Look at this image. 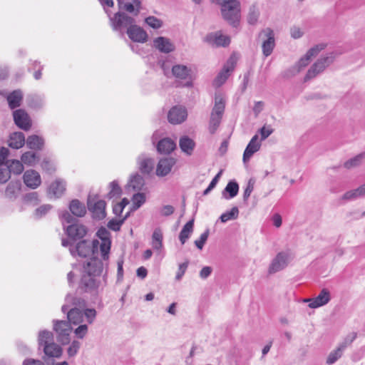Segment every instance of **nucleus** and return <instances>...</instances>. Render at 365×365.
I'll list each match as a JSON object with an SVG mask.
<instances>
[{
    "mask_svg": "<svg viewBox=\"0 0 365 365\" xmlns=\"http://www.w3.org/2000/svg\"><path fill=\"white\" fill-rule=\"evenodd\" d=\"M61 311L66 314L68 321L54 319L53 328L57 341L62 344L70 343L71 324L77 325L83 322L93 324L97 316V312L94 308L86 307V301L84 299L71 294L66 296Z\"/></svg>",
    "mask_w": 365,
    "mask_h": 365,
    "instance_id": "1",
    "label": "nucleus"
},
{
    "mask_svg": "<svg viewBox=\"0 0 365 365\" xmlns=\"http://www.w3.org/2000/svg\"><path fill=\"white\" fill-rule=\"evenodd\" d=\"M327 46L326 43H319L310 49L308 50V51L306 53L307 54V56H309L311 58L316 56L321 51L324 50Z\"/></svg>",
    "mask_w": 365,
    "mask_h": 365,
    "instance_id": "52",
    "label": "nucleus"
},
{
    "mask_svg": "<svg viewBox=\"0 0 365 365\" xmlns=\"http://www.w3.org/2000/svg\"><path fill=\"white\" fill-rule=\"evenodd\" d=\"M19 190L20 186L18 183H9L6 187V193L8 196L12 197Z\"/></svg>",
    "mask_w": 365,
    "mask_h": 365,
    "instance_id": "60",
    "label": "nucleus"
},
{
    "mask_svg": "<svg viewBox=\"0 0 365 365\" xmlns=\"http://www.w3.org/2000/svg\"><path fill=\"white\" fill-rule=\"evenodd\" d=\"M356 337V334L354 333L350 339L346 338L344 341L341 342L335 350L329 353L327 359V364L328 365H331L334 364L339 359H340L343 354L344 351L349 344L352 343Z\"/></svg>",
    "mask_w": 365,
    "mask_h": 365,
    "instance_id": "13",
    "label": "nucleus"
},
{
    "mask_svg": "<svg viewBox=\"0 0 365 365\" xmlns=\"http://www.w3.org/2000/svg\"><path fill=\"white\" fill-rule=\"evenodd\" d=\"M254 184H255V182L252 179H250L247 185L246 188L244 190L243 200L245 201H247L248 200L252 192L253 191Z\"/></svg>",
    "mask_w": 365,
    "mask_h": 365,
    "instance_id": "58",
    "label": "nucleus"
},
{
    "mask_svg": "<svg viewBox=\"0 0 365 365\" xmlns=\"http://www.w3.org/2000/svg\"><path fill=\"white\" fill-rule=\"evenodd\" d=\"M71 212L76 217H82L86 213V208L83 203L78 200H72L69 204Z\"/></svg>",
    "mask_w": 365,
    "mask_h": 365,
    "instance_id": "32",
    "label": "nucleus"
},
{
    "mask_svg": "<svg viewBox=\"0 0 365 365\" xmlns=\"http://www.w3.org/2000/svg\"><path fill=\"white\" fill-rule=\"evenodd\" d=\"M86 323V324H83V322L77 324L76 326L78 327L73 330V333L78 339H83L88 334L89 324Z\"/></svg>",
    "mask_w": 365,
    "mask_h": 365,
    "instance_id": "47",
    "label": "nucleus"
},
{
    "mask_svg": "<svg viewBox=\"0 0 365 365\" xmlns=\"http://www.w3.org/2000/svg\"><path fill=\"white\" fill-rule=\"evenodd\" d=\"M81 347V343L77 340H73L67 349V354L69 357L75 356Z\"/></svg>",
    "mask_w": 365,
    "mask_h": 365,
    "instance_id": "49",
    "label": "nucleus"
},
{
    "mask_svg": "<svg viewBox=\"0 0 365 365\" xmlns=\"http://www.w3.org/2000/svg\"><path fill=\"white\" fill-rule=\"evenodd\" d=\"M45 356L43 357L44 359L46 358H58L61 356L63 350L61 347L56 344L54 341L48 345H45L43 348Z\"/></svg>",
    "mask_w": 365,
    "mask_h": 365,
    "instance_id": "26",
    "label": "nucleus"
},
{
    "mask_svg": "<svg viewBox=\"0 0 365 365\" xmlns=\"http://www.w3.org/2000/svg\"><path fill=\"white\" fill-rule=\"evenodd\" d=\"M51 206L49 205H43L38 207L35 211V215L37 217L40 218L44 216L50 210Z\"/></svg>",
    "mask_w": 365,
    "mask_h": 365,
    "instance_id": "59",
    "label": "nucleus"
},
{
    "mask_svg": "<svg viewBox=\"0 0 365 365\" xmlns=\"http://www.w3.org/2000/svg\"><path fill=\"white\" fill-rule=\"evenodd\" d=\"M301 71L300 68L298 67V66L294 65L292 67L287 69L285 72L284 76L287 78L292 77L297 73H299Z\"/></svg>",
    "mask_w": 365,
    "mask_h": 365,
    "instance_id": "62",
    "label": "nucleus"
},
{
    "mask_svg": "<svg viewBox=\"0 0 365 365\" xmlns=\"http://www.w3.org/2000/svg\"><path fill=\"white\" fill-rule=\"evenodd\" d=\"M179 146L183 153L191 155L195 148V143L188 136L183 135L179 140Z\"/></svg>",
    "mask_w": 365,
    "mask_h": 365,
    "instance_id": "31",
    "label": "nucleus"
},
{
    "mask_svg": "<svg viewBox=\"0 0 365 365\" xmlns=\"http://www.w3.org/2000/svg\"><path fill=\"white\" fill-rule=\"evenodd\" d=\"M11 178L9 168L7 165L0 166V183L6 182Z\"/></svg>",
    "mask_w": 365,
    "mask_h": 365,
    "instance_id": "51",
    "label": "nucleus"
},
{
    "mask_svg": "<svg viewBox=\"0 0 365 365\" xmlns=\"http://www.w3.org/2000/svg\"><path fill=\"white\" fill-rule=\"evenodd\" d=\"M289 258L290 255L288 252H279L269 264V273L274 274L284 269L289 263Z\"/></svg>",
    "mask_w": 365,
    "mask_h": 365,
    "instance_id": "12",
    "label": "nucleus"
},
{
    "mask_svg": "<svg viewBox=\"0 0 365 365\" xmlns=\"http://www.w3.org/2000/svg\"><path fill=\"white\" fill-rule=\"evenodd\" d=\"M99 242L95 240L92 242V245L85 240H81L76 246H71L69 251L73 256H79L81 257H88L91 252H94L98 248Z\"/></svg>",
    "mask_w": 365,
    "mask_h": 365,
    "instance_id": "10",
    "label": "nucleus"
},
{
    "mask_svg": "<svg viewBox=\"0 0 365 365\" xmlns=\"http://www.w3.org/2000/svg\"><path fill=\"white\" fill-rule=\"evenodd\" d=\"M226 100L221 93H216L214 99V106L211 110L208 130L211 134L215 133L219 128L225 110Z\"/></svg>",
    "mask_w": 365,
    "mask_h": 365,
    "instance_id": "6",
    "label": "nucleus"
},
{
    "mask_svg": "<svg viewBox=\"0 0 365 365\" xmlns=\"http://www.w3.org/2000/svg\"><path fill=\"white\" fill-rule=\"evenodd\" d=\"M191 68L182 64H176L174 65L172 68V75L175 78L180 80H187L185 83L180 85L182 87H192L193 83L191 79Z\"/></svg>",
    "mask_w": 365,
    "mask_h": 365,
    "instance_id": "11",
    "label": "nucleus"
},
{
    "mask_svg": "<svg viewBox=\"0 0 365 365\" xmlns=\"http://www.w3.org/2000/svg\"><path fill=\"white\" fill-rule=\"evenodd\" d=\"M145 21L149 26L156 29H160L163 25L160 19L153 16L147 17Z\"/></svg>",
    "mask_w": 365,
    "mask_h": 365,
    "instance_id": "54",
    "label": "nucleus"
},
{
    "mask_svg": "<svg viewBox=\"0 0 365 365\" xmlns=\"http://www.w3.org/2000/svg\"><path fill=\"white\" fill-rule=\"evenodd\" d=\"M9 107L11 109H15L19 107L23 101V93L21 90H15L6 96Z\"/></svg>",
    "mask_w": 365,
    "mask_h": 365,
    "instance_id": "27",
    "label": "nucleus"
},
{
    "mask_svg": "<svg viewBox=\"0 0 365 365\" xmlns=\"http://www.w3.org/2000/svg\"><path fill=\"white\" fill-rule=\"evenodd\" d=\"M187 116V110L182 106H173L168 112V119L172 124H180L184 122Z\"/></svg>",
    "mask_w": 365,
    "mask_h": 365,
    "instance_id": "17",
    "label": "nucleus"
},
{
    "mask_svg": "<svg viewBox=\"0 0 365 365\" xmlns=\"http://www.w3.org/2000/svg\"><path fill=\"white\" fill-rule=\"evenodd\" d=\"M260 146L261 144L258 142V135L256 134L252 138L244 151L243 161L246 162L249 160L253 154L259 150Z\"/></svg>",
    "mask_w": 365,
    "mask_h": 365,
    "instance_id": "25",
    "label": "nucleus"
},
{
    "mask_svg": "<svg viewBox=\"0 0 365 365\" xmlns=\"http://www.w3.org/2000/svg\"><path fill=\"white\" fill-rule=\"evenodd\" d=\"M365 158V153H361L355 157L348 160L344 163V167L347 169H351L360 165L362 160Z\"/></svg>",
    "mask_w": 365,
    "mask_h": 365,
    "instance_id": "42",
    "label": "nucleus"
},
{
    "mask_svg": "<svg viewBox=\"0 0 365 365\" xmlns=\"http://www.w3.org/2000/svg\"><path fill=\"white\" fill-rule=\"evenodd\" d=\"M118 4L120 10H124L134 16H137L141 9L140 0H133L131 2L118 0Z\"/></svg>",
    "mask_w": 365,
    "mask_h": 365,
    "instance_id": "22",
    "label": "nucleus"
},
{
    "mask_svg": "<svg viewBox=\"0 0 365 365\" xmlns=\"http://www.w3.org/2000/svg\"><path fill=\"white\" fill-rule=\"evenodd\" d=\"M110 191L107 195L109 199L118 197L121 194V188L117 181L113 180L109 184Z\"/></svg>",
    "mask_w": 365,
    "mask_h": 365,
    "instance_id": "48",
    "label": "nucleus"
},
{
    "mask_svg": "<svg viewBox=\"0 0 365 365\" xmlns=\"http://www.w3.org/2000/svg\"><path fill=\"white\" fill-rule=\"evenodd\" d=\"M303 34L304 33L301 29L297 26H293L290 29L291 36L294 39L301 38L303 36Z\"/></svg>",
    "mask_w": 365,
    "mask_h": 365,
    "instance_id": "64",
    "label": "nucleus"
},
{
    "mask_svg": "<svg viewBox=\"0 0 365 365\" xmlns=\"http://www.w3.org/2000/svg\"><path fill=\"white\" fill-rule=\"evenodd\" d=\"M25 185L31 188H37L41 182V176L38 172L34 170H26L23 176Z\"/></svg>",
    "mask_w": 365,
    "mask_h": 365,
    "instance_id": "21",
    "label": "nucleus"
},
{
    "mask_svg": "<svg viewBox=\"0 0 365 365\" xmlns=\"http://www.w3.org/2000/svg\"><path fill=\"white\" fill-rule=\"evenodd\" d=\"M28 105L34 109H40L45 104V97L41 95H31L28 97Z\"/></svg>",
    "mask_w": 365,
    "mask_h": 365,
    "instance_id": "39",
    "label": "nucleus"
},
{
    "mask_svg": "<svg viewBox=\"0 0 365 365\" xmlns=\"http://www.w3.org/2000/svg\"><path fill=\"white\" fill-rule=\"evenodd\" d=\"M153 46L159 51L168 53L175 50V46L168 38L160 36L154 38Z\"/></svg>",
    "mask_w": 365,
    "mask_h": 365,
    "instance_id": "23",
    "label": "nucleus"
},
{
    "mask_svg": "<svg viewBox=\"0 0 365 365\" xmlns=\"http://www.w3.org/2000/svg\"><path fill=\"white\" fill-rule=\"evenodd\" d=\"M259 16V11L256 5H252L250 9L247 16V20L249 24L255 25L257 24Z\"/></svg>",
    "mask_w": 365,
    "mask_h": 365,
    "instance_id": "43",
    "label": "nucleus"
},
{
    "mask_svg": "<svg viewBox=\"0 0 365 365\" xmlns=\"http://www.w3.org/2000/svg\"><path fill=\"white\" fill-rule=\"evenodd\" d=\"M331 299L330 292L327 289H323L319 295L313 298L309 304V307L312 309H316L327 304Z\"/></svg>",
    "mask_w": 365,
    "mask_h": 365,
    "instance_id": "24",
    "label": "nucleus"
},
{
    "mask_svg": "<svg viewBox=\"0 0 365 365\" xmlns=\"http://www.w3.org/2000/svg\"><path fill=\"white\" fill-rule=\"evenodd\" d=\"M176 163L174 158H164L159 160L156 167V175L159 177H164L168 175L173 167Z\"/></svg>",
    "mask_w": 365,
    "mask_h": 365,
    "instance_id": "19",
    "label": "nucleus"
},
{
    "mask_svg": "<svg viewBox=\"0 0 365 365\" xmlns=\"http://www.w3.org/2000/svg\"><path fill=\"white\" fill-rule=\"evenodd\" d=\"M103 263L96 257L91 258L83 265V270L78 284V289L91 295H98L107 284L106 276H101Z\"/></svg>",
    "mask_w": 365,
    "mask_h": 365,
    "instance_id": "2",
    "label": "nucleus"
},
{
    "mask_svg": "<svg viewBox=\"0 0 365 365\" xmlns=\"http://www.w3.org/2000/svg\"><path fill=\"white\" fill-rule=\"evenodd\" d=\"M26 145L31 150H41L44 146V139L37 135H32L27 138Z\"/></svg>",
    "mask_w": 365,
    "mask_h": 365,
    "instance_id": "33",
    "label": "nucleus"
},
{
    "mask_svg": "<svg viewBox=\"0 0 365 365\" xmlns=\"http://www.w3.org/2000/svg\"><path fill=\"white\" fill-rule=\"evenodd\" d=\"M60 217L63 221L65 232L70 240L76 241L86 236L87 233L86 226L78 222H75V218L68 212H63L60 215Z\"/></svg>",
    "mask_w": 365,
    "mask_h": 365,
    "instance_id": "4",
    "label": "nucleus"
},
{
    "mask_svg": "<svg viewBox=\"0 0 365 365\" xmlns=\"http://www.w3.org/2000/svg\"><path fill=\"white\" fill-rule=\"evenodd\" d=\"M15 124L22 130H29L31 127V121L28 113L23 109H17L13 112Z\"/></svg>",
    "mask_w": 365,
    "mask_h": 365,
    "instance_id": "18",
    "label": "nucleus"
},
{
    "mask_svg": "<svg viewBox=\"0 0 365 365\" xmlns=\"http://www.w3.org/2000/svg\"><path fill=\"white\" fill-rule=\"evenodd\" d=\"M205 41L214 46H227L230 43L228 36L222 34L220 31L210 33L205 37Z\"/></svg>",
    "mask_w": 365,
    "mask_h": 365,
    "instance_id": "20",
    "label": "nucleus"
},
{
    "mask_svg": "<svg viewBox=\"0 0 365 365\" xmlns=\"http://www.w3.org/2000/svg\"><path fill=\"white\" fill-rule=\"evenodd\" d=\"M262 41V53L265 57L270 56L275 46L274 34L270 28L262 29L258 34Z\"/></svg>",
    "mask_w": 365,
    "mask_h": 365,
    "instance_id": "8",
    "label": "nucleus"
},
{
    "mask_svg": "<svg viewBox=\"0 0 365 365\" xmlns=\"http://www.w3.org/2000/svg\"><path fill=\"white\" fill-rule=\"evenodd\" d=\"M189 264V262L187 260L186 262L180 264L178 267V270L176 273L175 279L179 281L182 279V276L185 274L187 267Z\"/></svg>",
    "mask_w": 365,
    "mask_h": 365,
    "instance_id": "57",
    "label": "nucleus"
},
{
    "mask_svg": "<svg viewBox=\"0 0 365 365\" xmlns=\"http://www.w3.org/2000/svg\"><path fill=\"white\" fill-rule=\"evenodd\" d=\"M176 147V144L170 138H165L161 139L158 145L157 150L160 153L168 154L170 153Z\"/></svg>",
    "mask_w": 365,
    "mask_h": 365,
    "instance_id": "30",
    "label": "nucleus"
},
{
    "mask_svg": "<svg viewBox=\"0 0 365 365\" xmlns=\"http://www.w3.org/2000/svg\"><path fill=\"white\" fill-rule=\"evenodd\" d=\"M235 68L234 60L230 58L227 63L224 65L220 72L217 74L213 81V86L215 87H220L225 83L231 72L233 71Z\"/></svg>",
    "mask_w": 365,
    "mask_h": 365,
    "instance_id": "14",
    "label": "nucleus"
},
{
    "mask_svg": "<svg viewBox=\"0 0 365 365\" xmlns=\"http://www.w3.org/2000/svg\"><path fill=\"white\" fill-rule=\"evenodd\" d=\"M66 190V182L61 179H57L51 184L48 188V194L57 198L61 197Z\"/></svg>",
    "mask_w": 365,
    "mask_h": 365,
    "instance_id": "28",
    "label": "nucleus"
},
{
    "mask_svg": "<svg viewBox=\"0 0 365 365\" xmlns=\"http://www.w3.org/2000/svg\"><path fill=\"white\" fill-rule=\"evenodd\" d=\"M87 206L93 219L100 220L106 217V203L103 200L98 199L97 196L92 197L89 195L87 200Z\"/></svg>",
    "mask_w": 365,
    "mask_h": 365,
    "instance_id": "9",
    "label": "nucleus"
},
{
    "mask_svg": "<svg viewBox=\"0 0 365 365\" xmlns=\"http://www.w3.org/2000/svg\"><path fill=\"white\" fill-rule=\"evenodd\" d=\"M113 29L119 31L120 36L123 37V29L127 28V34L128 37L135 42L144 43L147 41V33L140 27L135 24V19L129 16L124 12L118 11L110 18Z\"/></svg>",
    "mask_w": 365,
    "mask_h": 365,
    "instance_id": "3",
    "label": "nucleus"
},
{
    "mask_svg": "<svg viewBox=\"0 0 365 365\" xmlns=\"http://www.w3.org/2000/svg\"><path fill=\"white\" fill-rule=\"evenodd\" d=\"M7 168H9L10 173H13L16 175L21 174L24 170L22 161L18 160H9Z\"/></svg>",
    "mask_w": 365,
    "mask_h": 365,
    "instance_id": "45",
    "label": "nucleus"
},
{
    "mask_svg": "<svg viewBox=\"0 0 365 365\" xmlns=\"http://www.w3.org/2000/svg\"><path fill=\"white\" fill-rule=\"evenodd\" d=\"M138 170L143 175H150L155 167V160L146 154H140L136 160Z\"/></svg>",
    "mask_w": 365,
    "mask_h": 365,
    "instance_id": "15",
    "label": "nucleus"
},
{
    "mask_svg": "<svg viewBox=\"0 0 365 365\" xmlns=\"http://www.w3.org/2000/svg\"><path fill=\"white\" fill-rule=\"evenodd\" d=\"M222 16L230 26L237 28L241 18V4L239 0H227L220 5Z\"/></svg>",
    "mask_w": 365,
    "mask_h": 365,
    "instance_id": "5",
    "label": "nucleus"
},
{
    "mask_svg": "<svg viewBox=\"0 0 365 365\" xmlns=\"http://www.w3.org/2000/svg\"><path fill=\"white\" fill-rule=\"evenodd\" d=\"M334 58L333 53H329L318 59L308 70L304 76V81H309L322 73L334 61Z\"/></svg>",
    "mask_w": 365,
    "mask_h": 365,
    "instance_id": "7",
    "label": "nucleus"
},
{
    "mask_svg": "<svg viewBox=\"0 0 365 365\" xmlns=\"http://www.w3.org/2000/svg\"><path fill=\"white\" fill-rule=\"evenodd\" d=\"M21 160L26 165L33 166L38 160V156L35 153L27 151L21 155Z\"/></svg>",
    "mask_w": 365,
    "mask_h": 365,
    "instance_id": "41",
    "label": "nucleus"
},
{
    "mask_svg": "<svg viewBox=\"0 0 365 365\" xmlns=\"http://www.w3.org/2000/svg\"><path fill=\"white\" fill-rule=\"evenodd\" d=\"M327 46L326 43H319L310 49L308 50V51L306 53L307 54V56H309L311 58L316 56L321 51L324 50Z\"/></svg>",
    "mask_w": 365,
    "mask_h": 365,
    "instance_id": "53",
    "label": "nucleus"
},
{
    "mask_svg": "<svg viewBox=\"0 0 365 365\" xmlns=\"http://www.w3.org/2000/svg\"><path fill=\"white\" fill-rule=\"evenodd\" d=\"M110 244L111 242L109 237H101V242L100 244V252L101 257L105 261H108L109 259Z\"/></svg>",
    "mask_w": 365,
    "mask_h": 365,
    "instance_id": "40",
    "label": "nucleus"
},
{
    "mask_svg": "<svg viewBox=\"0 0 365 365\" xmlns=\"http://www.w3.org/2000/svg\"><path fill=\"white\" fill-rule=\"evenodd\" d=\"M239 191V185L235 181H230L226 185L222 195L225 199H231L235 197Z\"/></svg>",
    "mask_w": 365,
    "mask_h": 365,
    "instance_id": "38",
    "label": "nucleus"
},
{
    "mask_svg": "<svg viewBox=\"0 0 365 365\" xmlns=\"http://www.w3.org/2000/svg\"><path fill=\"white\" fill-rule=\"evenodd\" d=\"M163 235L161 229L157 227L154 230L151 237V245L155 250H160L163 247Z\"/></svg>",
    "mask_w": 365,
    "mask_h": 365,
    "instance_id": "35",
    "label": "nucleus"
},
{
    "mask_svg": "<svg viewBox=\"0 0 365 365\" xmlns=\"http://www.w3.org/2000/svg\"><path fill=\"white\" fill-rule=\"evenodd\" d=\"M135 192L132 197L133 209L137 210L145 203L146 197L145 194L141 191Z\"/></svg>",
    "mask_w": 365,
    "mask_h": 365,
    "instance_id": "44",
    "label": "nucleus"
},
{
    "mask_svg": "<svg viewBox=\"0 0 365 365\" xmlns=\"http://www.w3.org/2000/svg\"><path fill=\"white\" fill-rule=\"evenodd\" d=\"M209 236V230H206L203 233L200 235V237L198 240H196L195 241V246L199 249L202 250L204 247V245L205 244L206 241L207 240Z\"/></svg>",
    "mask_w": 365,
    "mask_h": 365,
    "instance_id": "55",
    "label": "nucleus"
},
{
    "mask_svg": "<svg viewBox=\"0 0 365 365\" xmlns=\"http://www.w3.org/2000/svg\"><path fill=\"white\" fill-rule=\"evenodd\" d=\"M175 211L174 207L172 205H164L161 207L160 212L162 216L168 217L171 215Z\"/></svg>",
    "mask_w": 365,
    "mask_h": 365,
    "instance_id": "63",
    "label": "nucleus"
},
{
    "mask_svg": "<svg viewBox=\"0 0 365 365\" xmlns=\"http://www.w3.org/2000/svg\"><path fill=\"white\" fill-rule=\"evenodd\" d=\"M9 155V150L4 147L0 148V166L7 165L9 161L5 163Z\"/></svg>",
    "mask_w": 365,
    "mask_h": 365,
    "instance_id": "61",
    "label": "nucleus"
},
{
    "mask_svg": "<svg viewBox=\"0 0 365 365\" xmlns=\"http://www.w3.org/2000/svg\"><path fill=\"white\" fill-rule=\"evenodd\" d=\"M194 220H189L182 227L179 235V240L182 245L189 239L190 236L193 232Z\"/></svg>",
    "mask_w": 365,
    "mask_h": 365,
    "instance_id": "36",
    "label": "nucleus"
},
{
    "mask_svg": "<svg viewBox=\"0 0 365 365\" xmlns=\"http://www.w3.org/2000/svg\"><path fill=\"white\" fill-rule=\"evenodd\" d=\"M53 341V334L48 330H42L38 332V349L44 348L45 345H48Z\"/></svg>",
    "mask_w": 365,
    "mask_h": 365,
    "instance_id": "34",
    "label": "nucleus"
},
{
    "mask_svg": "<svg viewBox=\"0 0 365 365\" xmlns=\"http://www.w3.org/2000/svg\"><path fill=\"white\" fill-rule=\"evenodd\" d=\"M365 197V188L364 185L358 188L349 190L344 194L342 199L345 200H354L359 197Z\"/></svg>",
    "mask_w": 365,
    "mask_h": 365,
    "instance_id": "37",
    "label": "nucleus"
},
{
    "mask_svg": "<svg viewBox=\"0 0 365 365\" xmlns=\"http://www.w3.org/2000/svg\"><path fill=\"white\" fill-rule=\"evenodd\" d=\"M238 215L239 210L237 207H233L230 211L222 213L220 217V220L222 222H227L229 220L237 219Z\"/></svg>",
    "mask_w": 365,
    "mask_h": 365,
    "instance_id": "46",
    "label": "nucleus"
},
{
    "mask_svg": "<svg viewBox=\"0 0 365 365\" xmlns=\"http://www.w3.org/2000/svg\"><path fill=\"white\" fill-rule=\"evenodd\" d=\"M41 165L42 169L48 173H53L56 170L54 163L48 158H44Z\"/></svg>",
    "mask_w": 365,
    "mask_h": 365,
    "instance_id": "50",
    "label": "nucleus"
},
{
    "mask_svg": "<svg viewBox=\"0 0 365 365\" xmlns=\"http://www.w3.org/2000/svg\"><path fill=\"white\" fill-rule=\"evenodd\" d=\"M259 132L261 135V140H264L274 132V129L271 125H264L259 129Z\"/></svg>",
    "mask_w": 365,
    "mask_h": 365,
    "instance_id": "56",
    "label": "nucleus"
},
{
    "mask_svg": "<svg viewBox=\"0 0 365 365\" xmlns=\"http://www.w3.org/2000/svg\"><path fill=\"white\" fill-rule=\"evenodd\" d=\"M25 135L21 132H15L10 135L8 141L9 146L14 149H19L25 144Z\"/></svg>",
    "mask_w": 365,
    "mask_h": 365,
    "instance_id": "29",
    "label": "nucleus"
},
{
    "mask_svg": "<svg viewBox=\"0 0 365 365\" xmlns=\"http://www.w3.org/2000/svg\"><path fill=\"white\" fill-rule=\"evenodd\" d=\"M145 187L144 178L138 173H135L130 176L125 189L128 192H140L145 190Z\"/></svg>",
    "mask_w": 365,
    "mask_h": 365,
    "instance_id": "16",
    "label": "nucleus"
}]
</instances>
